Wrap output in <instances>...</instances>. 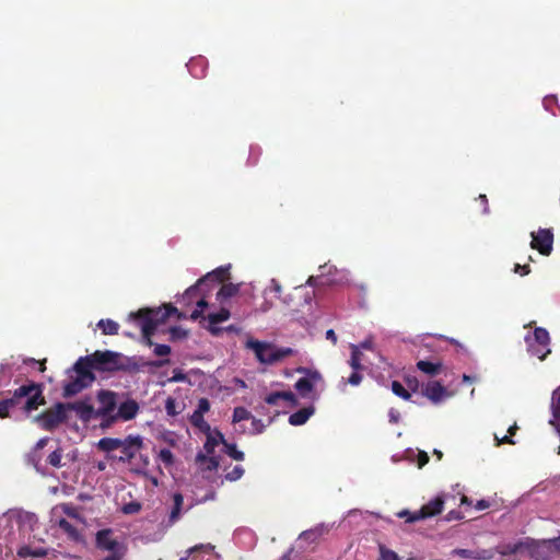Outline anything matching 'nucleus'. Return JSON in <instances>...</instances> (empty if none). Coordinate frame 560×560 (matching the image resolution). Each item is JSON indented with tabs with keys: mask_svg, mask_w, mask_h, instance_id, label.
Listing matches in <instances>:
<instances>
[{
	"mask_svg": "<svg viewBox=\"0 0 560 560\" xmlns=\"http://www.w3.org/2000/svg\"><path fill=\"white\" fill-rule=\"evenodd\" d=\"M9 396L0 400V418H9L11 413L19 411L22 416L28 417L33 411L38 410L46 404L44 385L34 381H27Z\"/></svg>",
	"mask_w": 560,
	"mask_h": 560,
	"instance_id": "obj_1",
	"label": "nucleus"
},
{
	"mask_svg": "<svg viewBox=\"0 0 560 560\" xmlns=\"http://www.w3.org/2000/svg\"><path fill=\"white\" fill-rule=\"evenodd\" d=\"M172 315H176L178 319L187 318L172 304H165L163 308H141L137 313H130V317L139 322L142 331V342L148 347H154L152 340L158 326L163 324Z\"/></svg>",
	"mask_w": 560,
	"mask_h": 560,
	"instance_id": "obj_2",
	"label": "nucleus"
},
{
	"mask_svg": "<svg viewBox=\"0 0 560 560\" xmlns=\"http://www.w3.org/2000/svg\"><path fill=\"white\" fill-rule=\"evenodd\" d=\"M142 448L143 439L140 435H128L122 439L121 446L119 447L120 456L108 455V458L120 463H128L131 466V471L144 474L150 465V459L147 455L141 454Z\"/></svg>",
	"mask_w": 560,
	"mask_h": 560,
	"instance_id": "obj_3",
	"label": "nucleus"
},
{
	"mask_svg": "<svg viewBox=\"0 0 560 560\" xmlns=\"http://www.w3.org/2000/svg\"><path fill=\"white\" fill-rule=\"evenodd\" d=\"M84 359H78L71 370L68 371L69 380L62 386V396L70 398L88 388L95 381V375L83 364Z\"/></svg>",
	"mask_w": 560,
	"mask_h": 560,
	"instance_id": "obj_4",
	"label": "nucleus"
},
{
	"mask_svg": "<svg viewBox=\"0 0 560 560\" xmlns=\"http://www.w3.org/2000/svg\"><path fill=\"white\" fill-rule=\"evenodd\" d=\"M247 349L254 351L256 359L262 364H275L287 357L295 354V350L290 347H277L273 343L248 339L245 343Z\"/></svg>",
	"mask_w": 560,
	"mask_h": 560,
	"instance_id": "obj_5",
	"label": "nucleus"
},
{
	"mask_svg": "<svg viewBox=\"0 0 560 560\" xmlns=\"http://www.w3.org/2000/svg\"><path fill=\"white\" fill-rule=\"evenodd\" d=\"M89 371L116 372L119 371L121 353L110 350H96L92 354L80 357Z\"/></svg>",
	"mask_w": 560,
	"mask_h": 560,
	"instance_id": "obj_6",
	"label": "nucleus"
},
{
	"mask_svg": "<svg viewBox=\"0 0 560 560\" xmlns=\"http://www.w3.org/2000/svg\"><path fill=\"white\" fill-rule=\"evenodd\" d=\"M95 546L101 551L109 552L103 560H122L127 551L126 546L114 536L110 528L96 533Z\"/></svg>",
	"mask_w": 560,
	"mask_h": 560,
	"instance_id": "obj_7",
	"label": "nucleus"
},
{
	"mask_svg": "<svg viewBox=\"0 0 560 560\" xmlns=\"http://www.w3.org/2000/svg\"><path fill=\"white\" fill-rule=\"evenodd\" d=\"M68 419L67 406L63 402H57L47 410L34 417V421L46 430L52 431Z\"/></svg>",
	"mask_w": 560,
	"mask_h": 560,
	"instance_id": "obj_8",
	"label": "nucleus"
},
{
	"mask_svg": "<svg viewBox=\"0 0 560 560\" xmlns=\"http://www.w3.org/2000/svg\"><path fill=\"white\" fill-rule=\"evenodd\" d=\"M444 509V499L443 497H436L433 500L429 501L427 504L422 505V508L418 511L410 512L408 510H402L397 513V516L400 518H406L407 523H415L418 521L427 520L433 516H436L442 513Z\"/></svg>",
	"mask_w": 560,
	"mask_h": 560,
	"instance_id": "obj_9",
	"label": "nucleus"
},
{
	"mask_svg": "<svg viewBox=\"0 0 560 560\" xmlns=\"http://www.w3.org/2000/svg\"><path fill=\"white\" fill-rule=\"evenodd\" d=\"M170 363H171L170 359H158L154 361H145V360H143V358H136V357L126 358L121 354V361H120L121 368H119V371L132 373V372H138L142 368H145V366L160 369L165 365H168Z\"/></svg>",
	"mask_w": 560,
	"mask_h": 560,
	"instance_id": "obj_10",
	"label": "nucleus"
},
{
	"mask_svg": "<svg viewBox=\"0 0 560 560\" xmlns=\"http://www.w3.org/2000/svg\"><path fill=\"white\" fill-rule=\"evenodd\" d=\"M117 393L102 389L97 393L98 408L95 409V418H109L112 420L113 412L117 408Z\"/></svg>",
	"mask_w": 560,
	"mask_h": 560,
	"instance_id": "obj_11",
	"label": "nucleus"
},
{
	"mask_svg": "<svg viewBox=\"0 0 560 560\" xmlns=\"http://www.w3.org/2000/svg\"><path fill=\"white\" fill-rule=\"evenodd\" d=\"M549 342V332L542 327L535 328L533 339H527V343L532 353L541 360L545 359V357L550 352V350L547 348Z\"/></svg>",
	"mask_w": 560,
	"mask_h": 560,
	"instance_id": "obj_12",
	"label": "nucleus"
},
{
	"mask_svg": "<svg viewBox=\"0 0 560 560\" xmlns=\"http://www.w3.org/2000/svg\"><path fill=\"white\" fill-rule=\"evenodd\" d=\"M553 246V233L549 229H539L532 233L530 247L544 256H549Z\"/></svg>",
	"mask_w": 560,
	"mask_h": 560,
	"instance_id": "obj_13",
	"label": "nucleus"
},
{
	"mask_svg": "<svg viewBox=\"0 0 560 560\" xmlns=\"http://www.w3.org/2000/svg\"><path fill=\"white\" fill-rule=\"evenodd\" d=\"M300 373H306L305 377H301L296 381L294 387L303 398L312 397L311 394L314 389L315 384L322 381V375L317 371H311L304 368L298 369Z\"/></svg>",
	"mask_w": 560,
	"mask_h": 560,
	"instance_id": "obj_14",
	"label": "nucleus"
},
{
	"mask_svg": "<svg viewBox=\"0 0 560 560\" xmlns=\"http://www.w3.org/2000/svg\"><path fill=\"white\" fill-rule=\"evenodd\" d=\"M526 547L525 551L528 553L530 559L533 560H550L552 558V552L550 549V544L542 540H535L533 538H526Z\"/></svg>",
	"mask_w": 560,
	"mask_h": 560,
	"instance_id": "obj_15",
	"label": "nucleus"
},
{
	"mask_svg": "<svg viewBox=\"0 0 560 560\" xmlns=\"http://www.w3.org/2000/svg\"><path fill=\"white\" fill-rule=\"evenodd\" d=\"M422 395L433 404H439L447 396V390L440 382L431 381L422 386Z\"/></svg>",
	"mask_w": 560,
	"mask_h": 560,
	"instance_id": "obj_16",
	"label": "nucleus"
},
{
	"mask_svg": "<svg viewBox=\"0 0 560 560\" xmlns=\"http://www.w3.org/2000/svg\"><path fill=\"white\" fill-rule=\"evenodd\" d=\"M67 412L69 410L75 411L77 416L82 421H90L91 419L95 418V409L94 407L88 402L86 400H79L74 402H67Z\"/></svg>",
	"mask_w": 560,
	"mask_h": 560,
	"instance_id": "obj_17",
	"label": "nucleus"
},
{
	"mask_svg": "<svg viewBox=\"0 0 560 560\" xmlns=\"http://www.w3.org/2000/svg\"><path fill=\"white\" fill-rule=\"evenodd\" d=\"M139 412V404L135 399H127L119 404L117 413L115 417H112V420L121 419L124 421H129Z\"/></svg>",
	"mask_w": 560,
	"mask_h": 560,
	"instance_id": "obj_18",
	"label": "nucleus"
},
{
	"mask_svg": "<svg viewBox=\"0 0 560 560\" xmlns=\"http://www.w3.org/2000/svg\"><path fill=\"white\" fill-rule=\"evenodd\" d=\"M205 434H206L207 439L203 444V450H205L203 454L212 455L214 453L215 447L219 444L224 445V442H225L224 435L218 429H214Z\"/></svg>",
	"mask_w": 560,
	"mask_h": 560,
	"instance_id": "obj_19",
	"label": "nucleus"
},
{
	"mask_svg": "<svg viewBox=\"0 0 560 560\" xmlns=\"http://www.w3.org/2000/svg\"><path fill=\"white\" fill-rule=\"evenodd\" d=\"M280 400L285 401L291 407L298 406L299 401L292 392H273L266 396L265 401L268 405H278Z\"/></svg>",
	"mask_w": 560,
	"mask_h": 560,
	"instance_id": "obj_20",
	"label": "nucleus"
},
{
	"mask_svg": "<svg viewBox=\"0 0 560 560\" xmlns=\"http://www.w3.org/2000/svg\"><path fill=\"white\" fill-rule=\"evenodd\" d=\"M183 505H184L183 494L179 492L174 493L173 494V506L170 511L168 520H167L168 526L174 525L180 518Z\"/></svg>",
	"mask_w": 560,
	"mask_h": 560,
	"instance_id": "obj_21",
	"label": "nucleus"
},
{
	"mask_svg": "<svg viewBox=\"0 0 560 560\" xmlns=\"http://www.w3.org/2000/svg\"><path fill=\"white\" fill-rule=\"evenodd\" d=\"M315 412V408L313 406L304 407L295 412H293L289 417V423L291 425H302L304 424L310 417Z\"/></svg>",
	"mask_w": 560,
	"mask_h": 560,
	"instance_id": "obj_22",
	"label": "nucleus"
},
{
	"mask_svg": "<svg viewBox=\"0 0 560 560\" xmlns=\"http://www.w3.org/2000/svg\"><path fill=\"white\" fill-rule=\"evenodd\" d=\"M229 277L226 268L220 267L215 270L207 273L205 277L199 279V284H207L208 282L223 283Z\"/></svg>",
	"mask_w": 560,
	"mask_h": 560,
	"instance_id": "obj_23",
	"label": "nucleus"
},
{
	"mask_svg": "<svg viewBox=\"0 0 560 560\" xmlns=\"http://www.w3.org/2000/svg\"><path fill=\"white\" fill-rule=\"evenodd\" d=\"M196 462L202 467L205 470L214 471L218 469L220 462L218 456L208 455L203 453H198L196 456Z\"/></svg>",
	"mask_w": 560,
	"mask_h": 560,
	"instance_id": "obj_24",
	"label": "nucleus"
},
{
	"mask_svg": "<svg viewBox=\"0 0 560 560\" xmlns=\"http://www.w3.org/2000/svg\"><path fill=\"white\" fill-rule=\"evenodd\" d=\"M526 544L527 542H526V538H525V539L518 540L516 542H510V544L502 545L500 547L499 553L501 556H511V555L524 552Z\"/></svg>",
	"mask_w": 560,
	"mask_h": 560,
	"instance_id": "obj_25",
	"label": "nucleus"
},
{
	"mask_svg": "<svg viewBox=\"0 0 560 560\" xmlns=\"http://www.w3.org/2000/svg\"><path fill=\"white\" fill-rule=\"evenodd\" d=\"M551 411L553 420L550 421L552 425L560 424V385L552 392L551 396Z\"/></svg>",
	"mask_w": 560,
	"mask_h": 560,
	"instance_id": "obj_26",
	"label": "nucleus"
},
{
	"mask_svg": "<svg viewBox=\"0 0 560 560\" xmlns=\"http://www.w3.org/2000/svg\"><path fill=\"white\" fill-rule=\"evenodd\" d=\"M417 368L421 372L430 375L435 376L438 375L442 370V363L441 362H431L427 360H420L417 362Z\"/></svg>",
	"mask_w": 560,
	"mask_h": 560,
	"instance_id": "obj_27",
	"label": "nucleus"
},
{
	"mask_svg": "<svg viewBox=\"0 0 560 560\" xmlns=\"http://www.w3.org/2000/svg\"><path fill=\"white\" fill-rule=\"evenodd\" d=\"M121 442L122 439L118 438H103L97 442V448L100 451L110 453L113 451L119 450Z\"/></svg>",
	"mask_w": 560,
	"mask_h": 560,
	"instance_id": "obj_28",
	"label": "nucleus"
},
{
	"mask_svg": "<svg viewBox=\"0 0 560 560\" xmlns=\"http://www.w3.org/2000/svg\"><path fill=\"white\" fill-rule=\"evenodd\" d=\"M230 311L224 307L217 313H210L207 317L209 322V329L212 332H217V329L213 326L228 320L230 318Z\"/></svg>",
	"mask_w": 560,
	"mask_h": 560,
	"instance_id": "obj_29",
	"label": "nucleus"
},
{
	"mask_svg": "<svg viewBox=\"0 0 560 560\" xmlns=\"http://www.w3.org/2000/svg\"><path fill=\"white\" fill-rule=\"evenodd\" d=\"M58 527L68 535V537L73 541L81 540V534L75 526H73L66 518H60L58 521Z\"/></svg>",
	"mask_w": 560,
	"mask_h": 560,
	"instance_id": "obj_30",
	"label": "nucleus"
},
{
	"mask_svg": "<svg viewBox=\"0 0 560 560\" xmlns=\"http://www.w3.org/2000/svg\"><path fill=\"white\" fill-rule=\"evenodd\" d=\"M18 556L20 558H24V559L28 558V557L43 558V557L47 556V550L42 547L32 548L30 546H22L18 550Z\"/></svg>",
	"mask_w": 560,
	"mask_h": 560,
	"instance_id": "obj_31",
	"label": "nucleus"
},
{
	"mask_svg": "<svg viewBox=\"0 0 560 560\" xmlns=\"http://www.w3.org/2000/svg\"><path fill=\"white\" fill-rule=\"evenodd\" d=\"M97 327L102 330L104 335L115 336L118 335L119 324L113 319H101L97 323Z\"/></svg>",
	"mask_w": 560,
	"mask_h": 560,
	"instance_id": "obj_32",
	"label": "nucleus"
},
{
	"mask_svg": "<svg viewBox=\"0 0 560 560\" xmlns=\"http://www.w3.org/2000/svg\"><path fill=\"white\" fill-rule=\"evenodd\" d=\"M238 290H240L238 284L223 283L221 285L219 292L217 293V299L222 302L225 299L236 295Z\"/></svg>",
	"mask_w": 560,
	"mask_h": 560,
	"instance_id": "obj_33",
	"label": "nucleus"
},
{
	"mask_svg": "<svg viewBox=\"0 0 560 560\" xmlns=\"http://www.w3.org/2000/svg\"><path fill=\"white\" fill-rule=\"evenodd\" d=\"M189 422L192 427L197 428L202 433H208L212 431L210 424L205 420L203 416L201 415H191L189 417Z\"/></svg>",
	"mask_w": 560,
	"mask_h": 560,
	"instance_id": "obj_34",
	"label": "nucleus"
},
{
	"mask_svg": "<svg viewBox=\"0 0 560 560\" xmlns=\"http://www.w3.org/2000/svg\"><path fill=\"white\" fill-rule=\"evenodd\" d=\"M362 352L359 350V347L355 345L351 346V355L349 360V365L352 370H362L363 366L361 364Z\"/></svg>",
	"mask_w": 560,
	"mask_h": 560,
	"instance_id": "obj_35",
	"label": "nucleus"
},
{
	"mask_svg": "<svg viewBox=\"0 0 560 560\" xmlns=\"http://www.w3.org/2000/svg\"><path fill=\"white\" fill-rule=\"evenodd\" d=\"M202 285L203 284H199L198 280L195 285L189 287L183 294V301L187 304L191 303L195 299L199 296Z\"/></svg>",
	"mask_w": 560,
	"mask_h": 560,
	"instance_id": "obj_36",
	"label": "nucleus"
},
{
	"mask_svg": "<svg viewBox=\"0 0 560 560\" xmlns=\"http://www.w3.org/2000/svg\"><path fill=\"white\" fill-rule=\"evenodd\" d=\"M390 388L396 396L402 398L404 400H409L411 398V393L398 381H393Z\"/></svg>",
	"mask_w": 560,
	"mask_h": 560,
	"instance_id": "obj_37",
	"label": "nucleus"
},
{
	"mask_svg": "<svg viewBox=\"0 0 560 560\" xmlns=\"http://www.w3.org/2000/svg\"><path fill=\"white\" fill-rule=\"evenodd\" d=\"M224 452L235 460H243L245 455L242 451H238L235 444L224 442Z\"/></svg>",
	"mask_w": 560,
	"mask_h": 560,
	"instance_id": "obj_38",
	"label": "nucleus"
},
{
	"mask_svg": "<svg viewBox=\"0 0 560 560\" xmlns=\"http://www.w3.org/2000/svg\"><path fill=\"white\" fill-rule=\"evenodd\" d=\"M61 459H62V450L61 448L55 450L47 457L48 464L55 468H60L62 466Z\"/></svg>",
	"mask_w": 560,
	"mask_h": 560,
	"instance_id": "obj_39",
	"label": "nucleus"
},
{
	"mask_svg": "<svg viewBox=\"0 0 560 560\" xmlns=\"http://www.w3.org/2000/svg\"><path fill=\"white\" fill-rule=\"evenodd\" d=\"M252 418L250 412L245 407H236L233 410V422H241Z\"/></svg>",
	"mask_w": 560,
	"mask_h": 560,
	"instance_id": "obj_40",
	"label": "nucleus"
},
{
	"mask_svg": "<svg viewBox=\"0 0 560 560\" xmlns=\"http://www.w3.org/2000/svg\"><path fill=\"white\" fill-rule=\"evenodd\" d=\"M172 349L167 345L155 343L153 347V353L160 359H168L167 357L171 354Z\"/></svg>",
	"mask_w": 560,
	"mask_h": 560,
	"instance_id": "obj_41",
	"label": "nucleus"
},
{
	"mask_svg": "<svg viewBox=\"0 0 560 560\" xmlns=\"http://www.w3.org/2000/svg\"><path fill=\"white\" fill-rule=\"evenodd\" d=\"M378 560H399V557L398 555L386 548L385 546L381 545L380 546V558Z\"/></svg>",
	"mask_w": 560,
	"mask_h": 560,
	"instance_id": "obj_42",
	"label": "nucleus"
},
{
	"mask_svg": "<svg viewBox=\"0 0 560 560\" xmlns=\"http://www.w3.org/2000/svg\"><path fill=\"white\" fill-rule=\"evenodd\" d=\"M159 459L163 462L166 466H172L174 464V455L168 448H162L158 455Z\"/></svg>",
	"mask_w": 560,
	"mask_h": 560,
	"instance_id": "obj_43",
	"label": "nucleus"
},
{
	"mask_svg": "<svg viewBox=\"0 0 560 560\" xmlns=\"http://www.w3.org/2000/svg\"><path fill=\"white\" fill-rule=\"evenodd\" d=\"M244 471L245 470L241 465H236L233 467V469L231 471H229L225 475V479L229 481H236L242 478V476L244 475Z\"/></svg>",
	"mask_w": 560,
	"mask_h": 560,
	"instance_id": "obj_44",
	"label": "nucleus"
},
{
	"mask_svg": "<svg viewBox=\"0 0 560 560\" xmlns=\"http://www.w3.org/2000/svg\"><path fill=\"white\" fill-rule=\"evenodd\" d=\"M165 410L166 413L171 417H175L179 413V411L177 410V402L175 398L167 397V399L165 400Z\"/></svg>",
	"mask_w": 560,
	"mask_h": 560,
	"instance_id": "obj_45",
	"label": "nucleus"
},
{
	"mask_svg": "<svg viewBox=\"0 0 560 560\" xmlns=\"http://www.w3.org/2000/svg\"><path fill=\"white\" fill-rule=\"evenodd\" d=\"M210 410V401L207 398H200L198 400L197 409L192 412L194 415H201L203 416Z\"/></svg>",
	"mask_w": 560,
	"mask_h": 560,
	"instance_id": "obj_46",
	"label": "nucleus"
},
{
	"mask_svg": "<svg viewBox=\"0 0 560 560\" xmlns=\"http://www.w3.org/2000/svg\"><path fill=\"white\" fill-rule=\"evenodd\" d=\"M360 371L361 370H353L352 373L350 374V376L345 381V383L350 384L352 386H358L363 378Z\"/></svg>",
	"mask_w": 560,
	"mask_h": 560,
	"instance_id": "obj_47",
	"label": "nucleus"
},
{
	"mask_svg": "<svg viewBox=\"0 0 560 560\" xmlns=\"http://www.w3.org/2000/svg\"><path fill=\"white\" fill-rule=\"evenodd\" d=\"M141 510V504L139 502H130L124 505L122 512L125 514H135Z\"/></svg>",
	"mask_w": 560,
	"mask_h": 560,
	"instance_id": "obj_48",
	"label": "nucleus"
},
{
	"mask_svg": "<svg viewBox=\"0 0 560 560\" xmlns=\"http://www.w3.org/2000/svg\"><path fill=\"white\" fill-rule=\"evenodd\" d=\"M61 509L67 516L72 518H79V511L72 504H62Z\"/></svg>",
	"mask_w": 560,
	"mask_h": 560,
	"instance_id": "obj_49",
	"label": "nucleus"
},
{
	"mask_svg": "<svg viewBox=\"0 0 560 560\" xmlns=\"http://www.w3.org/2000/svg\"><path fill=\"white\" fill-rule=\"evenodd\" d=\"M187 375L179 369L173 371V376L168 380L171 383L186 382Z\"/></svg>",
	"mask_w": 560,
	"mask_h": 560,
	"instance_id": "obj_50",
	"label": "nucleus"
},
{
	"mask_svg": "<svg viewBox=\"0 0 560 560\" xmlns=\"http://www.w3.org/2000/svg\"><path fill=\"white\" fill-rule=\"evenodd\" d=\"M27 460L30 464H32L35 467V469L37 471H40V467H39L40 456H39L38 452L33 450L32 453H30Z\"/></svg>",
	"mask_w": 560,
	"mask_h": 560,
	"instance_id": "obj_51",
	"label": "nucleus"
},
{
	"mask_svg": "<svg viewBox=\"0 0 560 560\" xmlns=\"http://www.w3.org/2000/svg\"><path fill=\"white\" fill-rule=\"evenodd\" d=\"M318 536V533L316 530H305L300 535V539L307 540V541H315Z\"/></svg>",
	"mask_w": 560,
	"mask_h": 560,
	"instance_id": "obj_52",
	"label": "nucleus"
},
{
	"mask_svg": "<svg viewBox=\"0 0 560 560\" xmlns=\"http://www.w3.org/2000/svg\"><path fill=\"white\" fill-rule=\"evenodd\" d=\"M250 419H252V425H253L252 432L255 433V434L261 433L264 431V428H265V425L261 422V420L256 419L254 417H252Z\"/></svg>",
	"mask_w": 560,
	"mask_h": 560,
	"instance_id": "obj_53",
	"label": "nucleus"
},
{
	"mask_svg": "<svg viewBox=\"0 0 560 560\" xmlns=\"http://www.w3.org/2000/svg\"><path fill=\"white\" fill-rule=\"evenodd\" d=\"M545 540H546V542L550 544L549 546H550L552 555L556 551H560V536L556 537V538H551V539H545Z\"/></svg>",
	"mask_w": 560,
	"mask_h": 560,
	"instance_id": "obj_54",
	"label": "nucleus"
},
{
	"mask_svg": "<svg viewBox=\"0 0 560 560\" xmlns=\"http://www.w3.org/2000/svg\"><path fill=\"white\" fill-rule=\"evenodd\" d=\"M407 389L409 392H417L419 387V382L416 377H407L406 378Z\"/></svg>",
	"mask_w": 560,
	"mask_h": 560,
	"instance_id": "obj_55",
	"label": "nucleus"
},
{
	"mask_svg": "<svg viewBox=\"0 0 560 560\" xmlns=\"http://www.w3.org/2000/svg\"><path fill=\"white\" fill-rule=\"evenodd\" d=\"M514 272L520 273L521 276H526L530 272V267L527 264H525V265L516 264L514 266Z\"/></svg>",
	"mask_w": 560,
	"mask_h": 560,
	"instance_id": "obj_56",
	"label": "nucleus"
},
{
	"mask_svg": "<svg viewBox=\"0 0 560 560\" xmlns=\"http://www.w3.org/2000/svg\"><path fill=\"white\" fill-rule=\"evenodd\" d=\"M429 463V455L423 452V451H420L418 453V467L419 468H422L423 466H425L427 464Z\"/></svg>",
	"mask_w": 560,
	"mask_h": 560,
	"instance_id": "obj_57",
	"label": "nucleus"
},
{
	"mask_svg": "<svg viewBox=\"0 0 560 560\" xmlns=\"http://www.w3.org/2000/svg\"><path fill=\"white\" fill-rule=\"evenodd\" d=\"M170 332H171L172 339L183 338L186 336V332L178 327H172Z\"/></svg>",
	"mask_w": 560,
	"mask_h": 560,
	"instance_id": "obj_58",
	"label": "nucleus"
},
{
	"mask_svg": "<svg viewBox=\"0 0 560 560\" xmlns=\"http://www.w3.org/2000/svg\"><path fill=\"white\" fill-rule=\"evenodd\" d=\"M373 346H374L373 339L372 338H368L364 341H362L358 347H359V350L360 349L372 350Z\"/></svg>",
	"mask_w": 560,
	"mask_h": 560,
	"instance_id": "obj_59",
	"label": "nucleus"
},
{
	"mask_svg": "<svg viewBox=\"0 0 560 560\" xmlns=\"http://www.w3.org/2000/svg\"><path fill=\"white\" fill-rule=\"evenodd\" d=\"M478 201L481 203V206L483 207L482 209V212L483 213H488L489 212V207H488V198L486 195H479L478 197Z\"/></svg>",
	"mask_w": 560,
	"mask_h": 560,
	"instance_id": "obj_60",
	"label": "nucleus"
},
{
	"mask_svg": "<svg viewBox=\"0 0 560 560\" xmlns=\"http://www.w3.org/2000/svg\"><path fill=\"white\" fill-rule=\"evenodd\" d=\"M495 440H497V445H501V444H514V441L512 440V438L510 435H504L502 439H499L497 435L494 436Z\"/></svg>",
	"mask_w": 560,
	"mask_h": 560,
	"instance_id": "obj_61",
	"label": "nucleus"
},
{
	"mask_svg": "<svg viewBox=\"0 0 560 560\" xmlns=\"http://www.w3.org/2000/svg\"><path fill=\"white\" fill-rule=\"evenodd\" d=\"M48 441H49L48 438H43V439L38 440L37 443L35 444L34 451L38 452L42 448H44L47 445Z\"/></svg>",
	"mask_w": 560,
	"mask_h": 560,
	"instance_id": "obj_62",
	"label": "nucleus"
},
{
	"mask_svg": "<svg viewBox=\"0 0 560 560\" xmlns=\"http://www.w3.org/2000/svg\"><path fill=\"white\" fill-rule=\"evenodd\" d=\"M326 338H327L328 340H331V342H332L334 345H336V343H337V335H336V332L334 331V329H328V330L326 331Z\"/></svg>",
	"mask_w": 560,
	"mask_h": 560,
	"instance_id": "obj_63",
	"label": "nucleus"
},
{
	"mask_svg": "<svg viewBox=\"0 0 560 560\" xmlns=\"http://www.w3.org/2000/svg\"><path fill=\"white\" fill-rule=\"evenodd\" d=\"M270 289H271L273 292H276V293H280V292H281V285H280V283H279L277 280H275V279H272V280H271Z\"/></svg>",
	"mask_w": 560,
	"mask_h": 560,
	"instance_id": "obj_64",
	"label": "nucleus"
}]
</instances>
